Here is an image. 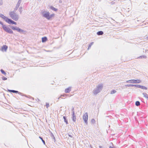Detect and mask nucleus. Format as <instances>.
<instances>
[{
	"label": "nucleus",
	"mask_w": 148,
	"mask_h": 148,
	"mask_svg": "<svg viewBox=\"0 0 148 148\" xmlns=\"http://www.w3.org/2000/svg\"><path fill=\"white\" fill-rule=\"evenodd\" d=\"M16 11V10H14L13 11L10 12L9 14L12 19L15 21H17L18 19L19 16L18 15L15 13Z\"/></svg>",
	"instance_id": "nucleus-1"
},
{
	"label": "nucleus",
	"mask_w": 148,
	"mask_h": 148,
	"mask_svg": "<svg viewBox=\"0 0 148 148\" xmlns=\"http://www.w3.org/2000/svg\"><path fill=\"white\" fill-rule=\"evenodd\" d=\"M103 87L102 84H100L97 86L96 88L93 91V93L94 95H96L102 90Z\"/></svg>",
	"instance_id": "nucleus-2"
},
{
	"label": "nucleus",
	"mask_w": 148,
	"mask_h": 148,
	"mask_svg": "<svg viewBox=\"0 0 148 148\" xmlns=\"http://www.w3.org/2000/svg\"><path fill=\"white\" fill-rule=\"evenodd\" d=\"M10 27L14 30H16L21 34H25L27 32L26 31L23 30L16 26L10 25Z\"/></svg>",
	"instance_id": "nucleus-3"
},
{
	"label": "nucleus",
	"mask_w": 148,
	"mask_h": 148,
	"mask_svg": "<svg viewBox=\"0 0 148 148\" xmlns=\"http://www.w3.org/2000/svg\"><path fill=\"white\" fill-rule=\"evenodd\" d=\"M0 24L2 25V27L3 29L6 32L10 34H13L12 31L8 27H7L6 25L3 24L2 22L0 21Z\"/></svg>",
	"instance_id": "nucleus-4"
},
{
	"label": "nucleus",
	"mask_w": 148,
	"mask_h": 148,
	"mask_svg": "<svg viewBox=\"0 0 148 148\" xmlns=\"http://www.w3.org/2000/svg\"><path fill=\"white\" fill-rule=\"evenodd\" d=\"M141 81L140 80L137 79H132L129 80H127L126 81L127 83H130L133 84H138L140 83L141 82Z\"/></svg>",
	"instance_id": "nucleus-5"
},
{
	"label": "nucleus",
	"mask_w": 148,
	"mask_h": 148,
	"mask_svg": "<svg viewBox=\"0 0 148 148\" xmlns=\"http://www.w3.org/2000/svg\"><path fill=\"white\" fill-rule=\"evenodd\" d=\"M49 12L44 11L41 12V14L43 17L46 18L48 20Z\"/></svg>",
	"instance_id": "nucleus-6"
},
{
	"label": "nucleus",
	"mask_w": 148,
	"mask_h": 148,
	"mask_svg": "<svg viewBox=\"0 0 148 148\" xmlns=\"http://www.w3.org/2000/svg\"><path fill=\"white\" fill-rule=\"evenodd\" d=\"M88 114L87 112H86L83 115V119L86 125L88 124Z\"/></svg>",
	"instance_id": "nucleus-7"
},
{
	"label": "nucleus",
	"mask_w": 148,
	"mask_h": 148,
	"mask_svg": "<svg viewBox=\"0 0 148 148\" xmlns=\"http://www.w3.org/2000/svg\"><path fill=\"white\" fill-rule=\"evenodd\" d=\"M8 48V47L7 45H3L1 49H0V50L3 52H6L7 51Z\"/></svg>",
	"instance_id": "nucleus-8"
},
{
	"label": "nucleus",
	"mask_w": 148,
	"mask_h": 148,
	"mask_svg": "<svg viewBox=\"0 0 148 148\" xmlns=\"http://www.w3.org/2000/svg\"><path fill=\"white\" fill-rule=\"evenodd\" d=\"M0 16L1 17L4 19V20L6 22H8L9 18H8L7 17L4 16L3 14H0Z\"/></svg>",
	"instance_id": "nucleus-9"
},
{
	"label": "nucleus",
	"mask_w": 148,
	"mask_h": 148,
	"mask_svg": "<svg viewBox=\"0 0 148 148\" xmlns=\"http://www.w3.org/2000/svg\"><path fill=\"white\" fill-rule=\"evenodd\" d=\"M21 0H18V1L16 5V7L14 9V10H17L18 9V7L20 5L21 3Z\"/></svg>",
	"instance_id": "nucleus-10"
},
{
	"label": "nucleus",
	"mask_w": 148,
	"mask_h": 148,
	"mask_svg": "<svg viewBox=\"0 0 148 148\" xmlns=\"http://www.w3.org/2000/svg\"><path fill=\"white\" fill-rule=\"evenodd\" d=\"M7 23L10 24H14L15 25H16L17 24L16 22H14V21L10 18Z\"/></svg>",
	"instance_id": "nucleus-11"
},
{
	"label": "nucleus",
	"mask_w": 148,
	"mask_h": 148,
	"mask_svg": "<svg viewBox=\"0 0 148 148\" xmlns=\"http://www.w3.org/2000/svg\"><path fill=\"white\" fill-rule=\"evenodd\" d=\"M11 91H12V92L16 93H18V94H19L21 96H24V95L23 93H21L20 92H19L17 91L14 90H12Z\"/></svg>",
	"instance_id": "nucleus-12"
},
{
	"label": "nucleus",
	"mask_w": 148,
	"mask_h": 148,
	"mask_svg": "<svg viewBox=\"0 0 148 148\" xmlns=\"http://www.w3.org/2000/svg\"><path fill=\"white\" fill-rule=\"evenodd\" d=\"M72 121L74 122H75L76 120V116L75 115V112H73V114H72Z\"/></svg>",
	"instance_id": "nucleus-13"
},
{
	"label": "nucleus",
	"mask_w": 148,
	"mask_h": 148,
	"mask_svg": "<svg viewBox=\"0 0 148 148\" xmlns=\"http://www.w3.org/2000/svg\"><path fill=\"white\" fill-rule=\"evenodd\" d=\"M71 87H69L65 89V92L66 93H68L71 90Z\"/></svg>",
	"instance_id": "nucleus-14"
},
{
	"label": "nucleus",
	"mask_w": 148,
	"mask_h": 148,
	"mask_svg": "<svg viewBox=\"0 0 148 148\" xmlns=\"http://www.w3.org/2000/svg\"><path fill=\"white\" fill-rule=\"evenodd\" d=\"M63 118L64 119V121L65 123H66V125L68 124V120L66 118V117L65 116H63Z\"/></svg>",
	"instance_id": "nucleus-15"
},
{
	"label": "nucleus",
	"mask_w": 148,
	"mask_h": 148,
	"mask_svg": "<svg viewBox=\"0 0 148 148\" xmlns=\"http://www.w3.org/2000/svg\"><path fill=\"white\" fill-rule=\"evenodd\" d=\"M143 97L148 100V95L146 93L143 92Z\"/></svg>",
	"instance_id": "nucleus-16"
},
{
	"label": "nucleus",
	"mask_w": 148,
	"mask_h": 148,
	"mask_svg": "<svg viewBox=\"0 0 148 148\" xmlns=\"http://www.w3.org/2000/svg\"><path fill=\"white\" fill-rule=\"evenodd\" d=\"M54 15H55V14H53L50 15V13H49L48 20H49L51 19L54 16Z\"/></svg>",
	"instance_id": "nucleus-17"
},
{
	"label": "nucleus",
	"mask_w": 148,
	"mask_h": 148,
	"mask_svg": "<svg viewBox=\"0 0 148 148\" xmlns=\"http://www.w3.org/2000/svg\"><path fill=\"white\" fill-rule=\"evenodd\" d=\"M42 42H44L47 41V38L46 37H44L42 38Z\"/></svg>",
	"instance_id": "nucleus-18"
},
{
	"label": "nucleus",
	"mask_w": 148,
	"mask_h": 148,
	"mask_svg": "<svg viewBox=\"0 0 148 148\" xmlns=\"http://www.w3.org/2000/svg\"><path fill=\"white\" fill-rule=\"evenodd\" d=\"M103 34V32L101 31H99L97 32V34L98 35H102Z\"/></svg>",
	"instance_id": "nucleus-19"
},
{
	"label": "nucleus",
	"mask_w": 148,
	"mask_h": 148,
	"mask_svg": "<svg viewBox=\"0 0 148 148\" xmlns=\"http://www.w3.org/2000/svg\"><path fill=\"white\" fill-rule=\"evenodd\" d=\"M50 136L51 137H52V138H53V140H54V142H55L56 141V138H55L54 135L52 132H51V133Z\"/></svg>",
	"instance_id": "nucleus-20"
},
{
	"label": "nucleus",
	"mask_w": 148,
	"mask_h": 148,
	"mask_svg": "<svg viewBox=\"0 0 148 148\" xmlns=\"http://www.w3.org/2000/svg\"><path fill=\"white\" fill-rule=\"evenodd\" d=\"M50 8L51 9V10H52L54 11H56L58 10V9H56L55 8H54L53 6H51L50 7Z\"/></svg>",
	"instance_id": "nucleus-21"
},
{
	"label": "nucleus",
	"mask_w": 148,
	"mask_h": 148,
	"mask_svg": "<svg viewBox=\"0 0 148 148\" xmlns=\"http://www.w3.org/2000/svg\"><path fill=\"white\" fill-rule=\"evenodd\" d=\"M140 88L145 90H147V87L141 85L140 86Z\"/></svg>",
	"instance_id": "nucleus-22"
},
{
	"label": "nucleus",
	"mask_w": 148,
	"mask_h": 148,
	"mask_svg": "<svg viewBox=\"0 0 148 148\" xmlns=\"http://www.w3.org/2000/svg\"><path fill=\"white\" fill-rule=\"evenodd\" d=\"M140 105V102L139 101H137L136 102L135 105L137 106H138Z\"/></svg>",
	"instance_id": "nucleus-23"
},
{
	"label": "nucleus",
	"mask_w": 148,
	"mask_h": 148,
	"mask_svg": "<svg viewBox=\"0 0 148 148\" xmlns=\"http://www.w3.org/2000/svg\"><path fill=\"white\" fill-rule=\"evenodd\" d=\"M39 138L42 140V142L44 145L45 144V141L43 140V138L41 136H39Z\"/></svg>",
	"instance_id": "nucleus-24"
},
{
	"label": "nucleus",
	"mask_w": 148,
	"mask_h": 148,
	"mask_svg": "<svg viewBox=\"0 0 148 148\" xmlns=\"http://www.w3.org/2000/svg\"><path fill=\"white\" fill-rule=\"evenodd\" d=\"M93 43V42H91L89 44V45L88 46V47L87 49L88 50L91 47Z\"/></svg>",
	"instance_id": "nucleus-25"
},
{
	"label": "nucleus",
	"mask_w": 148,
	"mask_h": 148,
	"mask_svg": "<svg viewBox=\"0 0 148 148\" xmlns=\"http://www.w3.org/2000/svg\"><path fill=\"white\" fill-rule=\"evenodd\" d=\"M22 8L21 6L19 7L18 10L20 12V14H21L22 13Z\"/></svg>",
	"instance_id": "nucleus-26"
},
{
	"label": "nucleus",
	"mask_w": 148,
	"mask_h": 148,
	"mask_svg": "<svg viewBox=\"0 0 148 148\" xmlns=\"http://www.w3.org/2000/svg\"><path fill=\"white\" fill-rule=\"evenodd\" d=\"M1 71L2 73L3 74L5 75L6 74V73L5 72V71L2 69H1Z\"/></svg>",
	"instance_id": "nucleus-27"
},
{
	"label": "nucleus",
	"mask_w": 148,
	"mask_h": 148,
	"mask_svg": "<svg viewBox=\"0 0 148 148\" xmlns=\"http://www.w3.org/2000/svg\"><path fill=\"white\" fill-rule=\"evenodd\" d=\"M116 92V91L115 90H113L111 91L110 94H112L115 93Z\"/></svg>",
	"instance_id": "nucleus-28"
},
{
	"label": "nucleus",
	"mask_w": 148,
	"mask_h": 148,
	"mask_svg": "<svg viewBox=\"0 0 148 148\" xmlns=\"http://www.w3.org/2000/svg\"><path fill=\"white\" fill-rule=\"evenodd\" d=\"M91 122L92 124H94L95 122V121L94 119H92L91 121Z\"/></svg>",
	"instance_id": "nucleus-29"
},
{
	"label": "nucleus",
	"mask_w": 148,
	"mask_h": 148,
	"mask_svg": "<svg viewBox=\"0 0 148 148\" xmlns=\"http://www.w3.org/2000/svg\"><path fill=\"white\" fill-rule=\"evenodd\" d=\"M125 86L127 87H133L134 86V84H127L125 85Z\"/></svg>",
	"instance_id": "nucleus-30"
},
{
	"label": "nucleus",
	"mask_w": 148,
	"mask_h": 148,
	"mask_svg": "<svg viewBox=\"0 0 148 148\" xmlns=\"http://www.w3.org/2000/svg\"><path fill=\"white\" fill-rule=\"evenodd\" d=\"M140 85H138V84H135V85L134 84V86L136 87L137 88H140Z\"/></svg>",
	"instance_id": "nucleus-31"
},
{
	"label": "nucleus",
	"mask_w": 148,
	"mask_h": 148,
	"mask_svg": "<svg viewBox=\"0 0 148 148\" xmlns=\"http://www.w3.org/2000/svg\"><path fill=\"white\" fill-rule=\"evenodd\" d=\"M46 106L47 108H48L49 106V104L47 103H46Z\"/></svg>",
	"instance_id": "nucleus-32"
},
{
	"label": "nucleus",
	"mask_w": 148,
	"mask_h": 148,
	"mask_svg": "<svg viewBox=\"0 0 148 148\" xmlns=\"http://www.w3.org/2000/svg\"><path fill=\"white\" fill-rule=\"evenodd\" d=\"M2 79L3 80H5L7 79V78L6 77H5L4 76H3L2 77Z\"/></svg>",
	"instance_id": "nucleus-33"
},
{
	"label": "nucleus",
	"mask_w": 148,
	"mask_h": 148,
	"mask_svg": "<svg viewBox=\"0 0 148 148\" xmlns=\"http://www.w3.org/2000/svg\"><path fill=\"white\" fill-rule=\"evenodd\" d=\"M140 58H146V56H144V55H143V56H140Z\"/></svg>",
	"instance_id": "nucleus-34"
},
{
	"label": "nucleus",
	"mask_w": 148,
	"mask_h": 148,
	"mask_svg": "<svg viewBox=\"0 0 148 148\" xmlns=\"http://www.w3.org/2000/svg\"><path fill=\"white\" fill-rule=\"evenodd\" d=\"M71 110L72 111V114H73V112H75L74 111V108L73 107H72V109Z\"/></svg>",
	"instance_id": "nucleus-35"
},
{
	"label": "nucleus",
	"mask_w": 148,
	"mask_h": 148,
	"mask_svg": "<svg viewBox=\"0 0 148 148\" xmlns=\"http://www.w3.org/2000/svg\"><path fill=\"white\" fill-rule=\"evenodd\" d=\"M3 2L2 0H0V5H3Z\"/></svg>",
	"instance_id": "nucleus-36"
},
{
	"label": "nucleus",
	"mask_w": 148,
	"mask_h": 148,
	"mask_svg": "<svg viewBox=\"0 0 148 148\" xmlns=\"http://www.w3.org/2000/svg\"><path fill=\"white\" fill-rule=\"evenodd\" d=\"M67 95H66V94H64V95H61V96H62V97H65V96H66Z\"/></svg>",
	"instance_id": "nucleus-37"
},
{
	"label": "nucleus",
	"mask_w": 148,
	"mask_h": 148,
	"mask_svg": "<svg viewBox=\"0 0 148 148\" xmlns=\"http://www.w3.org/2000/svg\"><path fill=\"white\" fill-rule=\"evenodd\" d=\"M68 136L69 137H71V138H73V136L72 135H70V134H68Z\"/></svg>",
	"instance_id": "nucleus-38"
},
{
	"label": "nucleus",
	"mask_w": 148,
	"mask_h": 148,
	"mask_svg": "<svg viewBox=\"0 0 148 148\" xmlns=\"http://www.w3.org/2000/svg\"><path fill=\"white\" fill-rule=\"evenodd\" d=\"M12 90H8V91L10 92H12V91H12Z\"/></svg>",
	"instance_id": "nucleus-39"
},
{
	"label": "nucleus",
	"mask_w": 148,
	"mask_h": 148,
	"mask_svg": "<svg viewBox=\"0 0 148 148\" xmlns=\"http://www.w3.org/2000/svg\"><path fill=\"white\" fill-rule=\"evenodd\" d=\"M109 148H114V147H111V146H110V147H109Z\"/></svg>",
	"instance_id": "nucleus-40"
},
{
	"label": "nucleus",
	"mask_w": 148,
	"mask_h": 148,
	"mask_svg": "<svg viewBox=\"0 0 148 148\" xmlns=\"http://www.w3.org/2000/svg\"><path fill=\"white\" fill-rule=\"evenodd\" d=\"M99 148H102V147L101 146H99Z\"/></svg>",
	"instance_id": "nucleus-41"
},
{
	"label": "nucleus",
	"mask_w": 148,
	"mask_h": 148,
	"mask_svg": "<svg viewBox=\"0 0 148 148\" xmlns=\"http://www.w3.org/2000/svg\"><path fill=\"white\" fill-rule=\"evenodd\" d=\"M146 23L148 24V23H147H147H145V25H146Z\"/></svg>",
	"instance_id": "nucleus-42"
},
{
	"label": "nucleus",
	"mask_w": 148,
	"mask_h": 148,
	"mask_svg": "<svg viewBox=\"0 0 148 148\" xmlns=\"http://www.w3.org/2000/svg\"><path fill=\"white\" fill-rule=\"evenodd\" d=\"M32 98V99H33V100H34V98Z\"/></svg>",
	"instance_id": "nucleus-43"
},
{
	"label": "nucleus",
	"mask_w": 148,
	"mask_h": 148,
	"mask_svg": "<svg viewBox=\"0 0 148 148\" xmlns=\"http://www.w3.org/2000/svg\"><path fill=\"white\" fill-rule=\"evenodd\" d=\"M60 98V97H59V98H58V99H59V98Z\"/></svg>",
	"instance_id": "nucleus-44"
}]
</instances>
